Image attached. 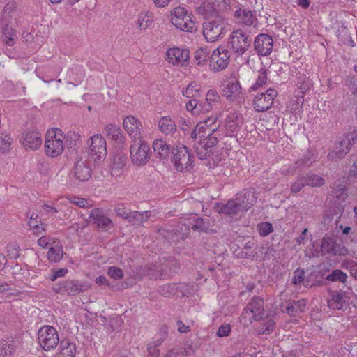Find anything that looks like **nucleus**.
I'll list each match as a JSON object with an SVG mask.
<instances>
[{"instance_id":"obj_1","label":"nucleus","mask_w":357,"mask_h":357,"mask_svg":"<svg viewBox=\"0 0 357 357\" xmlns=\"http://www.w3.org/2000/svg\"><path fill=\"white\" fill-rule=\"evenodd\" d=\"M207 21L203 23V35L208 42H215L223 37L227 23L216 10L207 11V15H203Z\"/></svg>"},{"instance_id":"obj_2","label":"nucleus","mask_w":357,"mask_h":357,"mask_svg":"<svg viewBox=\"0 0 357 357\" xmlns=\"http://www.w3.org/2000/svg\"><path fill=\"white\" fill-rule=\"evenodd\" d=\"M151 155L150 146L144 139L133 140L130 147V158L133 165L142 167L149 161Z\"/></svg>"},{"instance_id":"obj_3","label":"nucleus","mask_w":357,"mask_h":357,"mask_svg":"<svg viewBox=\"0 0 357 357\" xmlns=\"http://www.w3.org/2000/svg\"><path fill=\"white\" fill-rule=\"evenodd\" d=\"M65 136L61 129L49 130L46 134L45 152L50 157L54 158L61 155L64 149Z\"/></svg>"},{"instance_id":"obj_4","label":"nucleus","mask_w":357,"mask_h":357,"mask_svg":"<svg viewBox=\"0 0 357 357\" xmlns=\"http://www.w3.org/2000/svg\"><path fill=\"white\" fill-rule=\"evenodd\" d=\"M89 284L77 280H64L52 285V289L61 295L75 296L86 291Z\"/></svg>"},{"instance_id":"obj_5","label":"nucleus","mask_w":357,"mask_h":357,"mask_svg":"<svg viewBox=\"0 0 357 357\" xmlns=\"http://www.w3.org/2000/svg\"><path fill=\"white\" fill-rule=\"evenodd\" d=\"M252 38L243 31H233L229 38L228 48L236 56H242L251 46Z\"/></svg>"},{"instance_id":"obj_6","label":"nucleus","mask_w":357,"mask_h":357,"mask_svg":"<svg viewBox=\"0 0 357 357\" xmlns=\"http://www.w3.org/2000/svg\"><path fill=\"white\" fill-rule=\"evenodd\" d=\"M91 178V169L85 160L77 158L74 167L69 175V185L76 187L80 183L85 182Z\"/></svg>"},{"instance_id":"obj_7","label":"nucleus","mask_w":357,"mask_h":357,"mask_svg":"<svg viewBox=\"0 0 357 357\" xmlns=\"http://www.w3.org/2000/svg\"><path fill=\"white\" fill-rule=\"evenodd\" d=\"M171 21L176 28L183 31L192 32L196 30V23L192 20V15L188 14L185 8H176L172 13Z\"/></svg>"},{"instance_id":"obj_8","label":"nucleus","mask_w":357,"mask_h":357,"mask_svg":"<svg viewBox=\"0 0 357 357\" xmlns=\"http://www.w3.org/2000/svg\"><path fill=\"white\" fill-rule=\"evenodd\" d=\"M40 346L46 351L54 349L59 344V338L57 331L51 326H43L38 331Z\"/></svg>"},{"instance_id":"obj_9","label":"nucleus","mask_w":357,"mask_h":357,"mask_svg":"<svg viewBox=\"0 0 357 357\" xmlns=\"http://www.w3.org/2000/svg\"><path fill=\"white\" fill-rule=\"evenodd\" d=\"M171 154L172 162L177 171L183 172L191 166L192 156L185 146L180 144L173 146Z\"/></svg>"},{"instance_id":"obj_10","label":"nucleus","mask_w":357,"mask_h":357,"mask_svg":"<svg viewBox=\"0 0 357 357\" xmlns=\"http://www.w3.org/2000/svg\"><path fill=\"white\" fill-rule=\"evenodd\" d=\"M357 141V132L354 130L340 137V142L335 145L333 151L328 154V158L337 160L344 158L350 151L351 146Z\"/></svg>"},{"instance_id":"obj_11","label":"nucleus","mask_w":357,"mask_h":357,"mask_svg":"<svg viewBox=\"0 0 357 357\" xmlns=\"http://www.w3.org/2000/svg\"><path fill=\"white\" fill-rule=\"evenodd\" d=\"M264 316V300L259 296H254L244 308L241 319H248L250 323H252L260 321Z\"/></svg>"},{"instance_id":"obj_12","label":"nucleus","mask_w":357,"mask_h":357,"mask_svg":"<svg viewBox=\"0 0 357 357\" xmlns=\"http://www.w3.org/2000/svg\"><path fill=\"white\" fill-rule=\"evenodd\" d=\"M230 56L229 50L222 47L216 48L210 56V69L213 72H219L225 70L228 66Z\"/></svg>"},{"instance_id":"obj_13","label":"nucleus","mask_w":357,"mask_h":357,"mask_svg":"<svg viewBox=\"0 0 357 357\" xmlns=\"http://www.w3.org/2000/svg\"><path fill=\"white\" fill-rule=\"evenodd\" d=\"M89 155L95 161L101 160L107 155L106 140L100 134H95L89 140Z\"/></svg>"},{"instance_id":"obj_14","label":"nucleus","mask_w":357,"mask_h":357,"mask_svg":"<svg viewBox=\"0 0 357 357\" xmlns=\"http://www.w3.org/2000/svg\"><path fill=\"white\" fill-rule=\"evenodd\" d=\"M277 96V91L273 88H269L264 93H258L253 100L255 110L261 112L269 109Z\"/></svg>"},{"instance_id":"obj_15","label":"nucleus","mask_w":357,"mask_h":357,"mask_svg":"<svg viewBox=\"0 0 357 357\" xmlns=\"http://www.w3.org/2000/svg\"><path fill=\"white\" fill-rule=\"evenodd\" d=\"M89 222L102 231H107L114 226L112 220L98 208L90 211Z\"/></svg>"},{"instance_id":"obj_16","label":"nucleus","mask_w":357,"mask_h":357,"mask_svg":"<svg viewBox=\"0 0 357 357\" xmlns=\"http://www.w3.org/2000/svg\"><path fill=\"white\" fill-rule=\"evenodd\" d=\"M189 58V50L187 49L172 47L167 50L166 53L167 61L173 65L185 66L188 63Z\"/></svg>"},{"instance_id":"obj_17","label":"nucleus","mask_w":357,"mask_h":357,"mask_svg":"<svg viewBox=\"0 0 357 357\" xmlns=\"http://www.w3.org/2000/svg\"><path fill=\"white\" fill-rule=\"evenodd\" d=\"M273 47V40L271 36L265 33L258 35L254 41V48L258 55L268 56Z\"/></svg>"},{"instance_id":"obj_18","label":"nucleus","mask_w":357,"mask_h":357,"mask_svg":"<svg viewBox=\"0 0 357 357\" xmlns=\"http://www.w3.org/2000/svg\"><path fill=\"white\" fill-rule=\"evenodd\" d=\"M257 199L254 188L243 189L236 197V199L244 212L247 211L256 203Z\"/></svg>"},{"instance_id":"obj_19","label":"nucleus","mask_w":357,"mask_h":357,"mask_svg":"<svg viewBox=\"0 0 357 357\" xmlns=\"http://www.w3.org/2000/svg\"><path fill=\"white\" fill-rule=\"evenodd\" d=\"M306 301L303 299L299 301L287 300L282 303L280 310L284 313H287L291 317H296L304 311Z\"/></svg>"},{"instance_id":"obj_20","label":"nucleus","mask_w":357,"mask_h":357,"mask_svg":"<svg viewBox=\"0 0 357 357\" xmlns=\"http://www.w3.org/2000/svg\"><path fill=\"white\" fill-rule=\"evenodd\" d=\"M22 142L26 150H36L42 144L41 134L37 130H29L23 135Z\"/></svg>"},{"instance_id":"obj_21","label":"nucleus","mask_w":357,"mask_h":357,"mask_svg":"<svg viewBox=\"0 0 357 357\" xmlns=\"http://www.w3.org/2000/svg\"><path fill=\"white\" fill-rule=\"evenodd\" d=\"M123 128L128 134L134 139L142 138L140 130L141 122L132 116H126L123 123Z\"/></svg>"},{"instance_id":"obj_22","label":"nucleus","mask_w":357,"mask_h":357,"mask_svg":"<svg viewBox=\"0 0 357 357\" xmlns=\"http://www.w3.org/2000/svg\"><path fill=\"white\" fill-rule=\"evenodd\" d=\"M241 91V86L235 77H231L226 81L223 85L222 95L227 98L237 97Z\"/></svg>"},{"instance_id":"obj_23","label":"nucleus","mask_w":357,"mask_h":357,"mask_svg":"<svg viewBox=\"0 0 357 357\" xmlns=\"http://www.w3.org/2000/svg\"><path fill=\"white\" fill-rule=\"evenodd\" d=\"M17 348V342L13 337L0 340V357H11Z\"/></svg>"},{"instance_id":"obj_24","label":"nucleus","mask_w":357,"mask_h":357,"mask_svg":"<svg viewBox=\"0 0 357 357\" xmlns=\"http://www.w3.org/2000/svg\"><path fill=\"white\" fill-rule=\"evenodd\" d=\"M144 273L151 280L162 279L167 275L165 267L158 264H150L143 268Z\"/></svg>"},{"instance_id":"obj_25","label":"nucleus","mask_w":357,"mask_h":357,"mask_svg":"<svg viewBox=\"0 0 357 357\" xmlns=\"http://www.w3.org/2000/svg\"><path fill=\"white\" fill-rule=\"evenodd\" d=\"M153 148L156 157L162 160L167 159L172 149L170 145L167 144L166 142L162 139L155 140Z\"/></svg>"},{"instance_id":"obj_26","label":"nucleus","mask_w":357,"mask_h":357,"mask_svg":"<svg viewBox=\"0 0 357 357\" xmlns=\"http://www.w3.org/2000/svg\"><path fill=\"white\" fill-rule=\"evenodd\" d=\"M234 17L238 23L243 24L246 26L253 24L254 22L257 20L252 12L247 9L239 8L234 13Z\"/></svg>"},{"instance_id":"obj_27","label":"nucleus","mask_w":357,"mask_h":357,"mask_svg":"<svg viewBox=\"0 0 357 357\" xmlns=\"http://www.w3.org/2000/svg\"><path fill=\"white\" fill-rule=\"evenodd\" d=\"M217 116H211L206 119L204 121H202L198 123L199 129H202L204 131V135H210L211 134H214L215 132L219 128V124L217 122Z\"/></svg>"},{"instance_id":"obj_28","label":"nucleus","mask_w":357,"mask_h":357,"mask_svg":"<svg viewBox=\"0 0 357 357\" xmlns=\"http://www.w3.org/2000/svg\"><path fill=\"white\" fill-rule=\"evenodd\" d=\"M151 215V212L148 211H130L128 213V215L126 220L132 225H140L149 219Z\"/></svg>"},{"instance_id":"obj_29","label":"nucleus","mask_w":357,"mask_h":357,"mask_svg":"<svg viewBox=\"0 0 357 357\" xmlns=\"http://www.w3.org/2000/svg\"><path fill=\"white\" fill-rule=\"evenodd\" d=\"M240 211H243L236 199H229L219 211L220 213L231 217L236 215Z\"/></svg>"},{"instance_id":"obj_30","label":"nucleus","mask_w":357,"mask_h":357,"mask_svg":"<svg viewBox=\"0 0 357 357\" xmlns=\"http://www.w3.org/2000/svg\"><path fill=\"white\" fill-rule=\"evenodd\" d=\"M161 132L165 135H172L176 131V126L174 121L169 116L162 117L158 123Z\"/></svg>"},{"instance_id":"obj_31","label":"nucleus","mask_w":357,"mask_h":357,"mask_svg":"<svg viewBox=\"0 0 357 357\" xmlns=\"http://www.w3.org/2000/svg\"><path fill=\"white\" fill-rule=\"evenodd\" d=\"M190 228L193 231L199 232L208 233L210 231L211 224L208 219L197 218L193 220V222H189Z\"/></svg>"},{"instance_id":"obj_32","label":"nucleus","mask_w":357,"mask_h":357,"mask_svg":"<svg viewBox=\"0 0 357 357\" xmlns=\"http://www.w3.org/2000/svg\"><path fill=\"white\" fill-rule=\"evenodd\" d=\"M305 184L306 186L310 187H321L324 184V179L314 173L308 172L305 174H303Z\"/></svg>"},{"instance_id":"obj_33","label":"nucleus","mask_w":357,"mask_h":357,"mask_svg":"<svg viewBox=\"0 0 357 357\" xmlns=\"http://www.w3.org/2000/svg\"><path fill=\"white\" fill-rule=\"evenodd\" d=\"M60 348L61 357H75L76 346L74 343L68 340H62L60 342Z\"/></svg>"},{"instance_id":"obj_34","label":"nucleus","mask_w":357,"mask_h":357,"mask_svg":"<svg viewBox=\"0 0 357 357\" xmlns=\"http://www.w3.org/2000/svg\"><path fill=\"white\" fill-rule=\"evenodd\" d=\"M336 243L333 238L325 237L323 238L321 244V255L331 254L333 255H337L335 249Z\"/></svg>"},{"instance_id":"obj_35","label":"nucleus","mask_w":357,"mask_h":357,"mask_svg":"<svg viewBox=\"0 0 357 357\" xmlns=\"http://www.w3.org/2000/svg\"><path fill=\"white\" fill-rule=\"evenodd\" d=\"M240 122L239 114L236 112H231L226 118L225 127L227 130L234 132L238 130Z\"/></svg>"},{"instance_id":"obj_36","label":"nucleus","mask_w":357,"mask_h":357,"mask_svg":"<svg viewBox=\"0 0 357 357\" xmlns=\"http://www.w3.org/2000/svg\"><path fill=\"white\" fill-rule=\"evenodd\" d=\"M316 160L315 151L313 150L306 151L301 158L296 160V164L303 169L305 167H310Z\"/></svg>"},{"instance_id":"obj_37","label":"nucleus","mask_w":357,"mask_h":357,"mask_svg":"<svg viewBox=\"0 0 357 357\" xmlns=\"http://www.w3.org/2000/svg\"><path fill=\"white\" fill-rule=\"evenodd\" d=\"M208 59H210L209 52L206 47H200L195 53V62L197 66H206Z\"/></svg>"},{"instance_id":"obj_38","label":"nucleus","mask_w":357,"mask_h":357,"mask_svg":"<svg viewBox=\"0 0 357 357\" xmlns=\"http://www.w3.org/2000/svg\"><path fill=\"white\" fill-rule=\"evenodd\" d=\"M104 132L107 136L111 137L114 141L121 140L123 136L122 130L120 127L114 124L106 125L104 128Z\"/></svg>"},{"instance_id":"obj_39","label":"nucleus","mask_w":357,"mask_h":357,"mask_svg":"<svg viewBox=\"0 0 357 357\" xmlns=\"http://www.w3.org/2000/svg\"><path fill=\"white\" fill-rule=\"evenodd\" d=\"M344 303V296L342 293L333 294L331 299L328 300V305L333 310H342Z\"/></svg>"},{"instance_id":"obj_40","label":"nucleus","mask_w":357,"mask_h":357,"mask_svg":"<svg viewBox=\"0 0 357 357\" xmlns=\"http://www.w3.org/2000/svg\"><path fill=\"white\" fill-rule=\"evenodd\" d=\"M158 234L170 243H177V237L175 236L174 226L162 227L158 229Z\"/></svg>"},{"instance_id":"obj_41","label":"nucleus","mask_w":357,"mask_h":357,"mask_svg":"<svg viewBox=\"0 0 357 357\" xmlns=\"http://www.w3.org/2000/svg\"><path fill=\"white\" fill-rule=\"evenodd\" d=\"M174 227L175 236L177 237V242L187 238L190 232V225L180 222L178 225Z\"/></svg>"},{"instance_id":"obj_42","label":"nucleus","mask_w":357,"mask_h":357,"mask_svg":"<svg viewBox=\"0 0 357 357\" xmlns=\"http://www.w3.org/2000/svg\"><path fill=\"white\" fill-rule=\"evenodd\" d=\"M13 142L12 138L7 133L0 130V153H6L10 150V146Z\"/></svg>"},{"instance_id":"obj_43","label":"nucleus","mask_w":357,"mask_h":357,"mask_svg":"<svg viewBox=\"0 0 357 357\" xmlns=\"http://www.w3.org/2000/svg\"><path fill=\"white\" fill-rule=\"evenodd\" d=\"M267 69L266 68H261L259 70V74L255 83L252 84L250 89L252 91H257L258 89L265 85L267 82Z\"/></svg>"},{"instance_id":"obj_44","label":"nucleus","mask_w":357,"mask_h":357,"mask_svg":"<svg viewBox=\"0 0 357 357\" xmlns=\"http://www.w3.org/2000/svg\"><path fill=\"white\" fill-rule=\"evenodd\" d=\"M63 257V248L61 245L51 247L47 252V258L52 262L59 261Z\"/></svg>"},{"instance_id":"obj_45","label":"nucleus","mask_w":357,"mask_h":357,"mask_svg":"<svg viewBox=\"0 0 357 357\" xmlns=\"http://www.w3.org/2000/svg\"><path fill=\"white\" fill-rule=\"evenodd\" d=\"M204 137H202L201 140H199V145L202 147H205V149H211V148L214 147L218 144V137L214 134H211L210 135H204Z\"/></svg>"},{"instance_id":"obj_46","label":"nucleus","mask_w":357,"mask_h":357,"mask_svg":"<svg viewBox=\"0 0 357 357\" xmlns=\"http://www.w3.org/2000/svg\"><path fill=\"white\" fill-rule=\"evenodd\" d=\"M137 26L139 29L144 30L149 26L152 22V17L148 13H141L138 15Z\"/></svg>"},{"instance_id":"obj_47","label":"nucleus","mask_w":357,"mask_h":357,"mask_svg":"<svg viewBox=\"0 0 357 357\" xmlns=\"http://www.w3.org/2000/svg\"><path fill=\"white\" fill-rule=\"evenodd\" d=\"M15 38L16 33L14 29L6 25L3 29V40L6 44L8 46H13L15 43Z\"/></svg>"},{"instance_id":"obj_48","label":"nucleus","mask_w":357,"mask_h":357,"mask_svg":"<svg viewBox=\"0 0 357 357\" xmlns=\"http://www.w3.org/2000/svg\"><path fill=\"white\" fill-rule=\"evenodd\" d=\"M347 278V275L340 269H335L327 275L326 279L333 282H345Z\"/></svg>"},{"instance_id":"obj_49","label":"nucleus","mask_w":357,"mask_h":357,"mask_svg":"<svg viewBox=\"0 0 357 357\" xmlns=\"http://www.w3.org/2000/svg\"><path fill=\"white\" fill-rule=\"evenodd\" d=\"M159 292L165 297H170L176 294L174 283L165 284L160 287Z\"/></svg>"},{"instance_id":"obj_50","label":"nucleus","mask_w":357,"mask_h":357,"mask_svg":"<svg viewBox=\"0 0 357 357\" xmlns=\"http://www.w3.org/2000/svg\"><path fill=\"white\" fill-rule=\"evenodd\" d=\"M275 324V323L273 319L266 318L264 323H263L261 326L259 328V333L266 335L270 334L273 331Z\"/></svg>"},{"instance_id":"obj_51","label":"nucleus","mask_w":357,"mask_h":357,"mask_svg":"<svg viewBox=\"0 0 357 357\" xmlns=\"http://www.w3.org/2000/svg\"><path fill=\"white\" fill-rule=\"evenodd\" d=\"M303 175L299 176L296 178L295 181L292 183L291 186V192L293 194H296L300 192L302 188L305 187V182Z\"/></svg>"},{"instance_id":"obj_52","label":"nucleus","mask_w":357,"mask_h":357,"mask_svg":"<svg viewBox=\"0 0 357 357\" xmlns=\"http://www.w3.org/2000/svg\"><path fill=\"white\" fill-rule=\"evenodd\" d=\"M212 107L216 106L219 103L220 96L215 89H210L206 95L205 99Z\"/></svg>"},{"instance_id":"obj_53","label":"nucleus","mask_w":357,"mask_h":357,"mask_svg":"<svg viewBox=\"0 0 357 357\" xmlns=\"http://www.w3.org/2000/svg\"><path fill=\"white\" fill-rule=\"evenodd\" d=\"M20 247L16 243H10L6 245L7 255L10 259H17L20 256Z\"/></svg>"},{"instance_id":"obj_54","label":"nucleus","mask_w":357,"mask_h":357,"mask_svg":"<svg viewBox=\"0 0 357 357\" xmlns=\"http://www.w3.org/2000/svg\"><path fill=\"white\" fill-rule=\"evenodd\" d=\"M194 1L195 4H200L198 6L195 7V10L198 14L202 15H207V11L210 10L211 6H208L206 5V0H191Z\"/></svg>"},{"instance_id":"obj_55","label":"nucleus","mask_w":357,"mask_h":357,"mask_svg":"<svg viewBox=\"0 0 357 357\" xmlns=\"http://www.w3.org/2000/svg\"><path fill=\"white\" fill-rule=\"evenodd\" d=\"M197 84L195 82L190 83L186 89L183 91V94L187 98H194L199 93V89H196Z\"/></svg>"},{"instance_id":"obj_56","label":"nucleus","mask_w":357,"mask_h":357,"mask_svg":"<svg viewBox=\"0 0 357 357\" xmlns=\"http://www.w3.org/2000/svg\"><path fill=\"white\" fill-rule=\"evenodd\" d=\"M114 211L116 214L126 220L130 212V209L128 208L126 205L123 203H119L115 205Z\"/></svg>"},{"instance_id":"obj_57","label":"nucleus","mask_w":357,"mask_h":357,"mask_svg":"<svg viewBox=\"0 0 357 357\" xmlns=\"http://www.w3.org/2000/svg\"><path fill=\"white\" fill-rule=\"evenodd\" d=\"M70 203L74 204L80 208H89L90 204L86 199L73 197L66 199Z\"/></svg>"},{"instance_id":"obj_58","label":"nucleus","mask_w":357,"mask_h":357,"mask_svg":"<svg viewBox=\"0 0 357 357\" xmlns=\"http://www.w3.org/2000/svg\"><path fill=\"white\" fill-rule=\"evenodd\" d=\"M298 164H296V161L294 164L289 165L288 167L284 166L281 169V172L284 175H294L298 169H301Z\"/></svg>"},{"instance_id":"obj_59","label":"nucleus","mask_w":357,"mask_h":357,"mask_svg":"<svg viewBox=\"0 0 357 357\" xmlns=\"http://www.w3.org/2000/svg\"><path fill=\"white\" fill-rule=\"evenodd\" d=\"M259 232L261 236H266L273 231V226L270 222H262L259 225Z\"/></svg>"},{"instance_id":"obj_60","label":"nucleus","mask_w":357,"mask_h":357,"mask_svg":"<svg viewBox=\"0 0 357 357\" xmlns=\"http://www.w3.org/2000/svg\"><path fill=\"white\" fill-rule=\"evenodd\" d=\"M305 272L303 270L299 268L296 269L291 279V282L294 284H299L304 280Z\"/></svg>"},{"instance_id":"obj_61","label":"nucleus","mask_w":357,"mask_h":357,"mask_svg":"<svg viewBox=\"0 0 357 357\" xmlns=\"http://www.w3.org/2000/svg\"><path fill=\"white\" fill-rule=\"evenodd\" d=\"M108 275L114 280L121 279L123 276V271L118 267L111 266L108 268Z\"/></svg>"},{"instance_id":"obj_62","label":"nucleus","mask_w":357,"mask_h":357,"mask_svg":"<svg viewBox=\"0 0 357 357\" xmlns=\"http://www.w3.org/2000/svg\"><path fill=\"white\" fill-rule=\"evenodd\" d=\"M333 193L337 198L344 199L347 197L345 194V185L342 183L335 184Z\"/></svg>"},{"instance_id":"obj_63","label":"nucleus","mask_w":357,"mask_h":357,"mask_svg":"<svg viewBox=\"0 0 357 357\" xmlns=\"http://www.w3.org/2000/svg\"><path fill=\"white\" fill-rule=\"evenodd\" d=\"M196 152L198 158L202 160L207 159L212 153L211 149H205L199 145L197 147Z\"/></svg>"},{"instance_id":"obj_64","label":"nucleus","mask_w":357,"mask_h":357,"mask_svg":"<svg viewBox=\"0 0 357 357\" xmlns=\"http://www.w3.org/2000/svg\"><path fill=\"white\" fill-rule=\"evenodd\" d=\"M231 333V326L229 324H224L219 326L216 335L220 337H227Z\"/></svg>"}]
</instances>
